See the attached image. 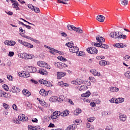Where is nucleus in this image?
Returning <instances> with one entry per match:
<instances>
[{
  "mask_svg": "<svg viewBox=\"0 0 130 130\" xmlns=\"http://www.w3.org/2000/svg\"><path fill=\"white\" fill-rule=\"evenodd\" d=\"M76 55L78 56H85V52L83 51H79L76 53Z\"/></svg>",
  "mask_w": 130,
  "mask_h": 130,
  "instance_id": "58836bf2",
  "label": "nucleus"
},
{
  "mask_svg": "<svg viewBox=\"0 0 130 130\" xmlns=\"http://www.w3.org/2000/svg\"><path fill=\"white\" fill-rule=\"evenodd\" d=\"M81 90H87V89H88V86L86 85H81Z\"/></svg>",
  "mask_w": 130,
  "mask_h": 130,
  "instance_id": "bf43d9fd",
  "label": "nucleus"
},
{
  "mask_svg": "<svg viewBox=\"0 0 130 130\" xmlns=\"http://www.w3.org/2000/svg\"><path fill=\"white\" fill-rule=\"evenodd\" d=\"M90 73L92 74V75H94L95 77H100L101 74L100 72H98L96 70L92 69L90 71Z\"/></svg>",
  "mask_w": 130,
  "mask_h": 130,
  "instance_id": "4468645a",
  "label": "nucleus"
},
{
  "mask_svg": "<svg viewBox=\"0 0 130 130\" xmlns=\"http://www.w3.org/2000/svg\"><path fill=\"white\" fill-rule=\"evenodd\" d=\"M3 88L6 91H9V86L6 84H4L3 85Z\"/></svg>",
  "mask_w": 130,
  "mask_h": 130,
  "instance_id": "603ef678",
  "label": "nucleus"
},
{
  "mask_svg": "<svg viewBox=\"0 0 130 130\" xmlns=\"http://www.w3.org/2000/svg\"><path fill=\"white\" fill-rule=\"evenodd\" d=\"M128 4V1L127 0H121V5L122 6H127Z\"/></svg>",
  "mask_w": 130,
  "mask_h": 130,
  "instance_id": "49530a36",
  "label": "nucleus"
},
{
  "mask_svg": "<svg viewBox=\"0 0 130 130\" xmlns=\"http://www.w3.org/2000/svg\"><path fill=\"white\" fill-rule=\"evenodd\" d=\"M96 59H104L105 58V57L104 56H98L96 57Z\"/></svg>",
  "mask_w": 130,
  "mask_h": 130,
  "instance_id": "680f3d73",
  "label": "nucleus"
},
{
  "mask_svg": "<svg viewBox=\"0 0 130 130\" xmlns=\"http://www.w3.org/2000/svg\"><path fill=\"white\" fill-rule=\"evenodd\" d=\"M74 31H76L77 33H79L80 34H82V33H83V30H82L80 27H75Z\"/></svg>",
  "mask_w": 130,
  "mask_h": 130,
  "instance_id": "c9c22d12",
  "label": "nucleus"
},
{
  "mask_svg": "<svg viewBox=\"0 0 130 130\" xmlns=\"http://www.w3.org/2000/svg\"><path fill=\"white\" fill-rule=\"evenodd\" d=\"M109 90L111 93H113V92H118L119 91V88L116 87H110L109 88Z\"/></svg>",
  "mask_w": 130,
  "mask_h": 130,
  "instance_id": "dca6fc26",
  "label": "nucleus"
},
{
  "mask_svg": "<svg viewBox=\"0 0 130 130\" xmlns=\"http://www.w3.org/2000/svg\"><path fill=\"white\" fill-rule=\"evenodd\" d=\"M80 113H82V110L80 109H77L74 112V115H79Z\"/></svg>",
  "mask_w": 130,
  "mask_h": 130,
  "instance_id": "473e14b6",
  "label": "nucleus"
},
{
  "mask_svg": "<svg viewBox=\"0 0 130 130\" xmlns=\"http://www.w3.org/2000/svg\"><path fill=\"white\" fill-rule=\"evenodd\" d=\"M9 42H10V41H9V40L5 41L4 42L5 45H7L8 46H9Z\"/></svg>",
  "mask_w": 130,
  "mask_h": 130,
  "instance_id": "774afa93",
  "label": "nucleus"
},
{
  "mask_svg": "<svg viewBox=\"0 0 130 130\" xmlns=\"http://www.w3.org/2000/svg\"><path fill=\"white\" fill-rule=\"evenodd\" d=\"M24 46L27 47V48H33L34 46L31 44L30 43H28V42H24V44H23Z\"/></svg>",
  "mask_w": 130,
  "mask_h": 130,
  "instance_id": "393cba45",
  "label": "nucleus"
},
{
  "mask_svg": "<svg viewBox=\"0 0 130 130\" xmlns=\"http://www.w3.org/2000/svg\"><path fill=\"white\" fill-rule=\"evenodd\" d=\"M26 39H28L29 40H31V41H33L35 42V43H37V44H40V42L37 40L34 39V38H31L29 36H24Z\"/></svg>",
  "mask_w": 130,
  "mask_h": 130,
  "instance_id": "2eb2a0df",
  "label": "nucleus"
},
{
  "mask_svg": "<svg viewBox=\"0 0 130 130\" xmlns=\"http://www.w3.org/2000/svg\"><path fill=\"white\" fill-rule=\"evenodd\" d=\"M31 58H33V56L31 54L25 53L24 59H31Z\"/></svg>",
  "mask_w": 130,
  "mask_h": 130,
  "instance_id": "a878e982",
  "label": "nucleus"
},
{
  "mask_svg": "<svg viewBox=\"0 0 130 130\" xmlns=\"http://www.w3.org/2000/svg\"><path fill=\"white\" fill-rule=\"evenodd\" d=\"M13 8L14 9H15V10H20V8H19V7H18V3H13L12 5Z\"/></svg>",
  "mask_w": 130,
  "mask_h": 130,
  "instance_id": "79ce46f5",
  "label": "nucleus"
},
{
  "mask_svg": "<svg viewBox=\"0 0 130 130\" xmlns=\"http://www.w3.org/2000/svg\"><path fill=\"white\" fill-rule=\"evenodd\" d=\"M94 45V46H96V47H101V48H104V49H107L109 47L107 45L99 43H96Z\"/></svg>",
  "mask_w": 130,
  "mask_h": 130,
  "instance_id": "39448f33",
  "label": "nucleus"
},
{
  "mask_svg": "<svg viewBox=\"0 0 130 130\" xmlns=\"http://www.w3.org/2000/svg\"><path fill=\"white\" fill-rule=\"evenodd\" d=\"M27 6L30 10H31V11H34L35 8L33 5H32V4H28Z\"/></svg>",
  "mask_w": 130,
  "mask_h": 130,
  "instance_id": "6e6d98bb",
  "label": "nucleus"
},
{
  "mask_svg": "<svg viewBox=\"0 0 130 130\" xmlns=\"http://www.w3.org/2000/svg\"><path fill=\"white\" fill-rule=\"evenodd\" d=\"M18 76L20 77L21 78H29L30 76V74L29 73L26 72L25 71H21V72H19L18 73Z\"/></svg>",
  "mask_w": 130,
  "mask_h": 130,
  "instance_id": "20e7f679",
  "label": "nucleus"
},
{
  "mask_svg": "<svg viewBox=\"0 0 130 130\" xmlns=\"http://www.w3.org/2000/svg\"><path fill=\"white\" fill-rule=\"evenodd\" d=\"M69 111H68V110H66L65 111H63L62 112H60V116H68L69 114Z\"/></svg>",
  "mask_w": 130,
  "mask_h": 130,
  "instance_id": "c85d7f7f",
  "label": "nucleus"
},
{
  "mask_svg": "<svg viewBox=\"0 0 130 130\" xmlns=\"http://www.w3.org/2000/svg\"><path fill=\"white\" fill-rule=\"evenodd\" d=\"M10 42H11V46H14L16 45V41L11 40Z\"/></svg>",
  "mask_w": 130,
  "mask_h": 130,
  "instance_id": "e2e57ef3",
  "label": "nucleus"
},
{
  "mask_svg": "<svg viewBox=\"0 0 130 130\" xmlns=\"http://www.w3.org/2000/svg\"><path fill=\"white\" fill-rule=\"evenodd\" d=\"M39 83H40V84H42L43 85H45V86H46L47 87H52V84L48 83V82L43 79L40 80Z\"/></svg>",
  "mask_w": 130,
  "mask_h": 130,
  "instance_id": "6e6552de",
  "label": "nucleus"
},
{
  "mask_svg": "<svg viewBox=\"0 0 130 130\" xmlns=\"http://www.w3.org/2000/svg\"><path fill=\"white\" fill-rule=\"evenodd\" d=\"M18 56L20 58H22L23 59H25V53H19L18 54Z\"/></svg>",
  "mask_w": 130,
  "mask_h": 130,
  "instance_id": "4c0bfd02",
  "label": "nucleus"
},
{
  "mask_svg": "<svg viewBox=\"0 0 130 130\" xmlns=\"http://www.w3.org/2000/svg\"><path fill=\"white\" fill-rule=\"evenodd\" d=\"M37 100L39 101V103L40 105H42V106H45V105H46V103L44 100H40V99H38V98H37Z\"/></svg>",
  "mask_w": 130,
  "mask_h": 130,
  "instance_id": "e433bc0d",
  "label": "nucleus"
},
{
  "mask_svg": "<svg viewBox=\"0 0 130 130\" xmlns=\"http://www.w3.org/2000/svg\"><path fill=\"white\" fill-rule=\"evenodd\" d=\"M37 64L38 66H39V67H40L41 68H45V69L50 70V66L48 65L47 63L43 61H39L37 62Z\"/></svg>",
  "mask_w": 130,
  "mask_h": 130,
  "instance_id": "f257e3e1",
  "label": "nucleus"
},
{
  "mask_svg": "<svg viewBox=\"0 0 130 130\" xmlns=\"http://www.w3.org/2000/svg\"><path fill=\"white\" fill-rule=\"evenodd\" d=\"M9 95V93L0 90V97H4V98H8V96Z\"/></svg>",
  "mask_w": 130,
  "mask_h": 130,
  "instance_id": "aec40b11",
  "label": "nucleus"
},
{
  "mask_svg": "<svg viewBox=\"0 0 130 130\" xmlns=\"http://www.w3.org/2000/svg\"><path fill=\"white\" fill-rule=\"evenodd\" d=\"M18 118L19 120H21V121H27L28 119V117L25 116V115L23 114H20L18 116Z\"/></svg>",
  "mask_w": 130,
  "mask_h": 130,
  "instance_id": "f8f14e48",
  "label": "nucleus"
},
{
  "mask_svg": "<svg viewBox=\"0 0 130 130\" xmlns=\"http://www.w3.org/2000/svg\"><path fill=\"white\" fill-rule=\"evenodd\" d=\"M66 75H67V73L66 72H57V79H58V80H60L62 77H64Z\"/></svg>",
  "mask_w": 130,
  "mask_h": 130,
  "instance_id": "9b49d317",
  "label": "nucleus"
},
{
  "mask_svg": "<svg viewBox=\"0 0 130 130\" xmlns=\"http://www.w3.org/2000/svg\"><path fill=\"white\" fill-rule=\"evenodd\" d=\"M71 83L73 85H81L82 81L81 80L76 79L71 82Z\"/></svg>",
  "mask_w": 130,
  "mask_h": 130,
  "instance_id": "b1692460",
  "label": "nucleus"
},
{
  "mask_svg": "<svg viewBox=\"0 0 130 130\" xmlns=\"http://www.w3.org/2000/svg\"><path fill=\"white\" fill-rule=\"evenodd\" d=\"M34 12H35V13H40V10L36 7H35V8L34 9Z\"/></svg>",
  "mask_w": 130,
  "mask_h": 130,
  "instance_id": "5fc2aeb1",
  "label": "nucleus"
},
{
  "mask_svg": "<svg viewBox=\"0 0 130 130\" xmlns=\"http://www.w3.org/2000/svg\"><path fill=\"white\" fill-rule=\"evenodd\" d=\"M89 80L91 81L92 83H95V82H96V79L93 77H89Z\"/></svg>",
  "mask_w": 130,
  "mask_h": 130,
  "instance_id": "de8ad7c7",
  "label": "nucleus"
},
{
  "mask_svg": "<svg viewBox=\"0 0 130 130\" xmlns=\"http://www.w3.org/2000/svg\"><path fill=\"white\" fill-rule=\"evenodd\" d=\"M95 120V117H90L87 118V121L89 122H93Z\"/></svg>",
  "mask_w": 130,
  "mask_h": 130,
  "instance_id": "09e8293b",
  "label": "nucleus"
},
{
  "mask_svg": "<svg viewBox=\"0 0 130 130\" xmlns=\"http://www.w3.org/2000/svg\"><path fill=\"white\" fill-rule=\"evenodd\" d=\"M3 106L4 108L6 109V110H8V109H10V105L6 104L5 103H4L3 104Z\"/></svg>",
  "mask_w": 130,
  "mask_h": 130,
  "instance_id": "c03bdc74",
  "label": "nucleus"
},
{
  "mask_svg": "<svg viewBox=\"0 0 130 130\" xmlns=\"http://www.w3.org/2000/svg\"><path fill=\"white\" fill-rule=\"evenodd\" d=\"M86 50L88 53L91 54H97L98 53V50L94 47L88 48Z\"/></svg>",
  "mask_w": 130,
  "mask_h": 130,
  "instance_id": "7ed1b4c3",
  "label": "nucleus"
},
{
  "mask_svg": "<svg viewBox=\"0 0 130 130\" xmlns=\"http://www.w3.org/2000/svg\"><path fill=\"white\" fill-rule=\"evenodd\" d=\"M118 103H122V102H124V99L122 98H118Z\"/></svg>",
  "mask_w": 130,
  "mask_h": 130,
  "instance_id": "8fccbe9b",
  "label": "nucleus"
},
{
  "mask_svg": "<svg viewBox=\"0 0 130 130\" xmlns=\"http://www.w3.org/2000/svg\"><path fill=\"white\" fill-rule=\"evenodd\" d=\"M7 79H8L9 81H13L14 80V78L11 75H7Z\"/></svg>",
  "mask_w": 130,
  "mask_h": 130,
  "instance_id": "052dcab7",
  "label": "nucleus"
},
{
  "mask_svg": "<svg viewBox=\"0 0 130 130\" xmlns=\"http://www.w3.org/2000/svg\"><path fill=\"white\" fill-rule=\"evenodd\" d=\"M110 36L112 38H114V39L118 40L119 36V31H118L117 32H116L115 31H113L110 33Z\"/></svg>",
  "mask_w": 130,
  "mask_h": 130,
  "instance_id": "423d86ee",
  "label": "nucleus"
},
{
  "mask_svg": "<svg viewBox=\"0 0 130 130\" xmlns=\"http://www.w3.org/2000/svg\"><path fill=\"white\" fill-rule=\"evenodd\" d=\"M59 99H60V101H62V99L58 98L56 96H53L50 98L49 101L50 102H56V101H59Z\"/></svg>",
  "mask_w": 130,
  "mask_h": 130,
  "instance_id": "9d476101",
  "label": "nucleus"
},
{
  "mask_svg": "<svg viewBox=\"0 0 130 130\" xmlns=\"http://www.w3.org/2000/svg\"><path fill=\"white\" fill-rule=\"evenodd\" d=\"M27 109H31V108H32V104L28 103L27 104Z\"/></svg>",
  "mask_w": 130,
  "mask_h": 130,
  "instance_id": "69168bd1",
  "label": "nucleus"
},
{
  "mask_svg": "<svg viewBox=\"0 0 130 130\" xmlns=\"http://www.w3.org/2000/svg\"><path fill=\"white\" fill-rule=\"evenodd\" d=\"M67 28L68 30H70V31H72V30H73L75 31V29H76V27L74 25H71L70 24H68L67 25Z\"/></svg>",
  "mask_w": 130,
  "mask_h": 130,
  "instance_id": "f704fd0d",
  "label": "nucleus"
},
{
  "mask_svg": "<svg viewBox=\"0 0 130 130\" xmlns=\"http://www.w3.org/2000/svg\"><path fill=\"white\" fill-rule=\"evenodd\" d=\"M15 55V52L13 51H10L8 54V56H10V57H12V56H14Z\"/></svg>",
  "mask_w": 130,
  "mask_h": 130,
  "instance_id": "864d4df0",
  "label": "nucleus"
},
{
  "mask_svg": "<svg viewBox=\"0 0 130 130\" xmlns=\"http://www.w3.org/2000/svg\"><path fill=\"white\" fill-rule=\"evenodd\" d=\"M115 47H117L118 48H123L124 47V45L122 44V43H117L114 45Z\"/></svg>",
  "mask_w": 130,
  "mask_h": 130,
  "instance_id": "7c9ffc66",
  "label": "nucleus"
},
{
  "mask_svg": "<svg viewBox=\"0 0 130 130\" xmlns=\"http://www.w3.org/2000/svg\"><path fill=\"white\" fill-rule=\"evenodd\" d=\"M112 129H113L112 125H109L106 127L105 130H112Z\"/></svg>",
  "mask_w": 130,
  "mask_h": 130,
  "instance_id": "0e129e2a",
  "label": "nucleus"
},
{
  "mask_svg": "<svg viewBox=\"0 0 130 130\" xmlns=\"http://www.w3.org/2000/svg\"><path fill=\"white\" fill-rule=\"evenodd\" d=\"M20 33H26V31L24 30L22 27L19 28Z\"/></svg>",
  "mask_w": 130,
  "mask_h": 130,
  "instance_id": "338daca9",
  "label": "nucleus"
},
{
  "mask_svg": "<svg viewBox=\"0 0 130 130\" xmlns=\"http://www.w3.org/2000/svg\"><path fill=\"white\" fill-rule=\"evenodd\" d=\"M120 32H119L118 40L121 39V38H122V39H126V35H120Z\"/></svg>",
  "mask_w": 130,
  "mask_h": 130,
  "instance_id": "a19ab883",
  "label": "nucleus"
},
{
  "mask_svg": "<svg viewBox=\"0 0 130 130\" xmlns=\"http://www.w3.org/2000/svg\"><path fill=\"white\" fill-rule=\"evenodd\" d=\"M66 45L67 46H68V47L71 48V47H73V46H74V43H73V42H70L66 43Z\"/></svg>",
  "mask_w": 130,
  "mask_h": 130,
  "instance_id": "a18cd8bd",
  "label": "nucleus"
},
{
  "mask_svg": "<svg viewBox=\"0 0 130 130\" xmlns=\"http://www.w3.org/2000/svg\"><path fill=\"white\" fill-rule=\"evenodd\" d=\"M96 40H97L98 42H105V39L100 36H98L96 37Z\"/></svg>",
  "mask_w": 130,
  "mask_h": 130,
  "instance_id": "4be33fe9",
  "label": "nucleus"
},
{
  "mask_svg": "<svg viewBox=\"0 0 130 130\" xmlns=\"http://www.w3.org/2000/svg\"><path fill=\"white\" fill-rule=\"evenodd\" d=\"M124 76L127 79H130V71H127L124 73Z\"/></svg>",
  "mask_w": 130,
  "mask_h": 130,
  "instance_id": "ea45409f",
  "label": "nucleus"
},
{
  "mask_svg": "<svg viewBox=\"0 0 130 130\" xmlns=\"http://www.w3.org/2000/svg\"><path fill=\"white\" fill-rule=\"evenodd\" d=\"M119 119L120 121H125V120H126V116L125 115L121 114L119 116Z\"/></svg>",
  "mask_w": 130,
  "mask_h": 130,
  "instance_id": "bb28decb",
  "label": "nucleus"
},
{
  "mask_svg": "<svg viewBox=\"0 0 130 130\" xmlns=\"http://www.w3.org/2000/svg\"><path fill=\"white\" fill-rule=\"evenodd\" d=\"M39 93L40 95L43 96L44 97H45V96H47V95H48V92L46 91L44 89H41Z\"/></svg>",
  "mask_w": 130,
  "mask_h": 130,
  "instance_id": "412c9836",
  "label": "nucleus"
},
{
  "mask_svg": "<svg viewBox=\"0 0 130 130\" xmlns=\"http://www.w3.org/2000/svg\"><path fill=\"white\" fill-rule=\"evenodd\" d=\"M69 50L72 53H77L79 51V48L77 46H73L69 48Z\"/></svg>",
  "mask_w": 130,
  "mask_h": 130,
  "instance_id": "1a4fd4ad",
  "label": "nucleus"
},
{
  "mask_svg": "<svg viewBox=\"0 0 130 130\" xmlns=\"http://www.w3.org/2000/svg\"><path fill=\"white\" fill-rule=\"evenodd\" d=\"M49 52L50 53H52V54H55V53H59V54H63V52L59 51L57 50H55V49H54L53 48H51L49 49Z\"/></svg>",
  "mask_w": 130,
  "mask_h": 130,
  "instance_id": "0eeeda50",
  "label": "nucleus"
},
{
  "mask_svg": "<svg viewBox=\"0 0 130 130\" xmlns=\"http://www.w3.org/2000/svg\"><path fill=\"white\" fill-rule=\"evenodd\" d=\"M80 120L79 119H76L74 121V125H76V124H77V125H79V124H80Z\"/></svg>",
  "mask_w": 130,
  "mask_h": 130,
  "instance_id": "3c124183",
  "label": "nucleus"
},
{
  "mask_svg": "<svg viewBox=\"0 0 130 130\" xmlns=\"http://www.w3.org/2000/svg\"><path fill=\"white\" fill-rule=\"evenodd\" d=\"M96 20L99 22H101V23H103L104 20H105V17H104L102 15H99L96 17Z\"/></svg>",
  "mask_w": 130,
  "mask_h": 130,
  "instance_id": "ddd939ff",
  "label": "nucleus"
},
{
  "mask_svg": "<svg viewBox=\"0 0 130 130\" xmlns=\"http://www.w3.org/2000/svg\"><path fill=\"white\" fill-rule=\"evenodd\" d=\"M61 66H63V67L67 68L68 66L65 63H59L58 62H56L55 63V66L56 68H58V69H61Z\"/></svg>",
  "mask_w": 130,
  "mask_h": 130,
  "instance_id": "6ab92c4d",
  "label": "nucleus"
},
{
  "mask_svg": "<svg viewBox=\"0 0 130 130\" xmlns=\"http://www.w3.org/2000/svg\"><path fill=\"white\" fill-rule=\"evenodd\" d=\"M129 58L130 56L129 55H126L123 58V60H125L126 61H127Z\"/></svg>",
  "mask_w": 130,
  "mask_h": 130,
  "instance_id": "4d7b16f0",
  "label": "nucleus"
},
{
  "mask_svg": "<svg viewBox=\"0 0 130 130\" xmlns=\"http://www.w3.org/2000/svg\"><path fill=\"white\" fill-rule=\"evenodd\" d=\"M38 73L41 74V75H43L44 76H47L48 75V72L45 71L43 69H40L38 71Z\"/></svg>",
  "mask_w": 130,
  "mask_h": 130,
  "instance_id": "f3484780",
  "label": "nucleus"
},
{
  "mask_svg": "<svg viewBox=\"0 0 130 130\" xmlns=\"http://www.w3.org/2000/svg\"><path fill=\"white\" fill-rule=\"evenodd\" d=\"M60 116V111H55L50 116V118L53 120V121H55V119L58 118Z\"/></svg>",
  "mask_w": 130,
  "mask_h": 130,
  "instance_id": "f03ea898",
  "label": "nucleus"
},
{
  "mask_svg": "<svg viewBox=\"0 0 130 130\" xmlns=\"http://www.w3.org/2000/svg\"><path fill=\"white\" fill-rule=\"evenodd\" d=\"M91 95V92L89 91H87L86 93H82L81 94L82 97H89Z\"/></svg>",
  "mask_w": 130,
  "mask_h": 130,
  "instance_id": "72a5a7b5",
  "label": "nucleus"
},
{
  "mask_svg": "<svg viewBox=\"0 0 130 130\" xmlns=\"http://www.w3.org/2000/svg\"><path fill=\"white\" fill-rule=\"evenodd\" d=\"M22 93L25 96H26V97H29V96H30L31 95V92H30L29 90L26 89H23L22 90Z\"/></svg>",
  "mask_w": 130,
  "mask_h": 130,
  "instance_id": "5701e85b",
  "label": "nucleus"
},
{
  "mask_svg": "<svg viewBox=\"0 0 130 130\" xmlns=\"http://www.w3.org/2000/svg\"><path fill=\"white\" fill-rule=\"evenodd\" d=\"M39 128H40L39 126L38 127L37 126L34 127V126H32V125H28V130H37V129H39Z\"/></svg>",
  "mask_w": 130,
  "mask_h": 130,
  "instance_id": "2f4dec72",
  "label": "nucleus"
},
{
  "mask_svg": "<svg viewBox=\"0 0 130 130\" xmlns=\"http://www.w3.org/2000/svg\"><path fill=\"white\" fill-rule=\"evenodd\" d=\"M57 58L61 61H67V59L61 56H58Z\"/></svg>",
  "mask_w": 130,
  "mask_h": 130,
  "instance_id": "37998d69",
  "label": "nucleus"
},
{
  "mask_svg": "<svg viewBox=\"0 0 130 130\" xmlns=\"http://www.w3.org/2000/svg\"><path fill=\"white\" fill-rule=\"evenodd\" d=\"M94 102L96 104H100V103H101V101H100L99 99H96V100H94Z\"/></svg>",
  "mask_w": 130,
  "mask_h": 130,
  "instance_id": "13d9d810",
  "label": "nucleus"
},
{
  "mask_svg": "<svg viewBox=\"0 0 130 130\" xmlns=\"http://www.w3.org/2000/svg\"><path fill=\"white\" fill-rule=\"evenodd\" d=\"M77 127V125H70L68 126V127L66 129V130H75Z\"/></svg>",
  "mask_w": 130,
  "mask_h": 130,
  "instance_id": "cd10ccee",
  "label": "nucleus"
},
{
  "mask_svg": "<svg viewBox=\"0 0 130 130\" xmlns=\"http://www.w3.org/2000/svg\"><path fill=\"white\" fill-rule=\"evenodd\" d=\"M11 91L12 93H19L20 92V88L17 86H13L12 87Z\"/></svg>",
  "mask_w": 130,
  "mask_h": 130,
  "instance_id": "a211bd4d",
  "label": "nucleus"
},
{
  "mask_svg": "<svg viewBox=\"0 0 130 130\" xmlns=\"http://www.w3.org/2000/svg\"><path fill=\"white\" fill-rule=\"evenodd\" d=\"M99 64L102 67H105V66L107 64V61H106L105 60H102L99 61Z\"/></svg>",
  "mask_w": 130,
  "mask_h": 130,
  "instance_id": "c756f323",
  "label": "nucleus"
}]
</instances>
